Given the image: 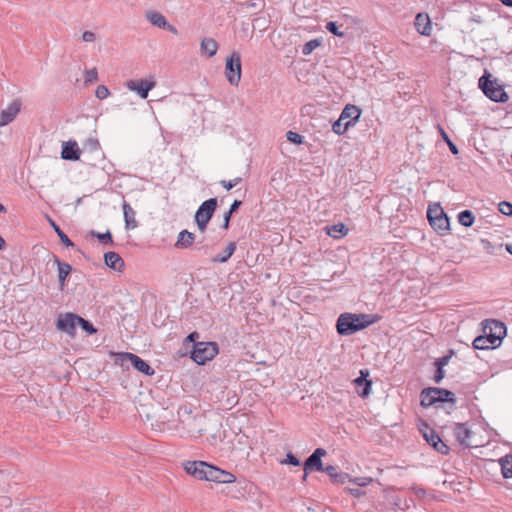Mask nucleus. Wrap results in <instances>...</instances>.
Masks as SVG:
<instances>
[{
    "label": "nucleus",
    "instance_id": "34",
    "mask_svg": "<svg viewBox=\"0 0 512 512\" xmlns=\"http://www.w3.org/2000/svg\"><path fill=\"white\" fill-rule=\"evenodd\" d=\"M347 232H348L347 227L344 224L339 223V224L333 225L329 229L328 234L334 238H339V237L345 236L347 234Z\"/></svg>",
    "mask_w": 512,
    "mask_h": 512
},
{
    "label": "nucleus",
    "instance_id": "23",
    "mask_svg": "<svg viewBox=\"0 0 512 512\" xmlns=\"http://www.w3.org/2000/svg\"><path fill=\"white\" fill-rule=\"evenodd\" d=\"M54 263L58 268V281L61 288L64 287L66 278L72 271V267L70 264L61 262L57 256H54Z\"/></svg>",
    "mask_w": 512,
    "mask_h": 512
},
{
    "label": "nucleus",
    "instance_id": "22",
    "mask_svg": "<svg viewBox=\"0 0 512 512\" xmlns=\"http://www.w3.org/2000/svg\"><path fill=\"white\" fill-rule=\"evenodd\" d=\"M104 261L106 266L116 271H121L125 265L124 260L121 258V256L113 251L106 252L104 254Z\"/></svg>",
    "mask_w": 512,
    "mask_h": 512
},
{
    "label": "nucleus",
    "instance_id": "39",
    "mask_svg": "<svg viewBox=\"0 0 512 512\" xmlns=\"http://www.w3.org/2000/svg\"><path fill=\"white\" fill-rule=\"evenodd\" d=\"M207 469H208L207 470L208 471L207 481H212V482L218 483L221 469L216 466H213L211 464H208Z\"/></svg>",
    "mask_w": 512,
    "mask_h": 512
},
{
    "label": "nucleus",
    "instance_id": "47",
    "mask_svg": "<svg viewBox=\"0 0 512 512\" xmlns=\"http://www.w3.org/2000/svg\"><path fill=\"white\" fill-rule=\"evenodd\" d=\"M85 148H89L91 151H97L100 148V143L95 138H88L84 143Z\"/></svg>",
    "mask_w": 512,
    "mask_h": 512
},
{
    "label": "nucleus",
    "instance_id": "2",
    "mask_svg": "<svg viewBox=\"0 0 512 512\" xmlns=\"http://www.w3.org/2000/svg\"><path fill=\"white\" fill-rule=\"evenodd\" d=\"M420 404L423 407H443L446 408L449 413L456 409V397L450 390L438 387H428L422 389L420 392Z\"/></svg>",
    "mask_w": 512,
    "mask_h": 512
},
{
    "label": "nucleus",
    "instance_id": "36",
    "mask_svg": "<svg viewBox=\"0 0 512 512\" xmlns=\"http://www.w3.org/2000/svg\"><path fill=\"white\" fill-rule=\"evenodd\" d=\"M439 130H440V134H441V137L442 139L445 141V143L448 145L449 147V150L451 151V153L453 155H458L459 154V149L458 147L452 142V140L450 139V137L448 136V134L444 131L443 128L439 127Z\"/></svg>",
    "mask_w": 512,
    "mask_h": 512
},
{
    "label": "nucleus",
    "instance_id": "12",
    "mask_svg": "<svg viewBox=\"0 0 512 512\" xmlns=\"http://www.w3.org/2000/svg\"><path fill=\"white\" fill-rule=\"evenodd\" d=\"M208 463L204 461H187L184 463V470L187 474L199 479L206 480L208 476Z\"/></svg>",
    "mask_w": 512,
    "mask_h": 512
},
{
    "label": "nucleus",
    "instance_id": "43",
    "mask_svg": "<svg viewBox=\"0 0 512 512\" xmlns=\"http://www.w3.org/2000/svg\"><path fill=\"white\" fill-rule=\"evenodd\" d=\"M286 137H287V140L293 144H302L303 143V136H301L300 134H298L296 132L288 131L286 134Z\"/></svg>",
    "mask_w": 512,
    "mask_h": 512
},
{
    "label": "nucleus",
    "instance_id": "13",
    "mask_svg": "<svg viewBox=\"0 0 512 512\" xmlns=\"http://www.w3.org/2000/svg\"><path fill=\"white\" fill-rule=\"evenodd\" d=\"M453 434L461 446L465 448L472 447L470 439L472 437L473 432L469 428L468 423H455L453 428Z\"/></svg>",
    "mask_w": 512,
    "mask_h": 512
},
{
    "label": "nucleus",
    "instance_id": "18",
    "mask_svg": "<svg viewBox=\"0 0 512 512\" xmlns=\"http://www.w3.org/2000/svg\"><path fill=\"white\" fill-rule=\"evenodd\" d=\"M429 224L440 235H445L450 230V221L446 213L437 217H432Z\"/></svg>",
    "mask_w": 512,
    "mask_h": 512
},
{
    "label": "nucleus",
    "instance_id": "51",
    "mask_svg": "<svg viewBox=\"0 0 512 512\" xmlns=\"http://www.w3.org/2000/svg\"><path fill=\"white\" fill-rule=\"evenodd\" d=\"M96 39V35L94 32L92 31H85L83 34H82V40L84 42H93L95 41Z\"/></svg>",
    "mask_w": 512,
    "mask_h": 512
},
{
    "label": "nucleus",
    "instance_id": "38",
    "mask_svg": "<svg viewBox=\"0 0 512 512\" xmlns=\"http://www.w3.org/2000/svg\"><path fill=\"white\" fill-rule=\"evenodd\" d=\"M236 481V476L229 471L221 469L218 483L228 484L234 483Z\"/></svg>",
    "mask_w": 512,
    "mask_h": 512
},
{
    "label": "nucleus",
    "instance_id": "21",
    "mask_svg": "<svg viewBox=\"0 0 512 512\" xmlns=\"http://www.w3.org/2000/svg\"><path fill=\"white\" fill-rule=\"evenodd\" d=\"M321 472H325L334 483L344 484L347 481H351L350 476L347 473L338 472V468L333 465L323 466V470Z\"/></svg>",
    "mask_w": 512,
    "mask_h": 512
},
{
    "label": "nucleus",
    "instance_id": "37",
    "mask_svg": "<svg viewBox=\"0 0 512 512\" xmlns=\"http://www.w3.org/2000/svg\"><path fill=\"white\" fill-rule=\"evenodd\" d=\"M78 325L82 328L83 331H85L89 335L95 334L97 332V329L93 326V324L90 321L80 316Z\"/></svg>",
    "mask_w": 512,
    "mask_h": 512
},
{
    "label": "nucleus",
    "instance_id": "26",
    "mask_svg": "<svg viewBox=\"0 0 512 512\" xmlns=\"http://www.w3.org/2000/svg\"><path fill=\"white\" fill-rule=\"evenodd\" d=\"M368 376H369V372L367 370H365V371L361 370L360 376L357 377L354 381L358 386H363V390L360 393L361 397H366L370 393L372 382L370 380H367Z\"/></svg>",
    "mask_w": 512,
    "mask_h": 512
},
{
    "label": "nucleus",
    "instance_id": "40",
    "mask_svg": "<svg viewBox=\"0 0 512 512\" xmlns=\"http://www.w3.org/2000/svg\"><path fill=\"white\" fill-rule=\"evenodd\" d=\"M443 213H445V212H444V210L442 209V207L439 204L429 205V207L427 209L428 221H430V219L432 217L440 216Z\"/></svg>",
    "mask_w": 512,
    "mask_h": 512
},
{
    "label": "nucleus",
    "instance_id": "57",
    "mask_svg": "<svg viewBox=\"0 0 512 512\" xmlns=\"http://www.w3.org/2000/svg\"><path fill=\"white\" fill-rule=\"evenodd\" d=\"M165 29H167L168 31H170L173 34H177L178 33V30L176 29V27L171 25V24H169L168 22H167V25H166Z\"/></svg>",
    "mask_w": 512,
    "mask_h": 512
},
{
    "label": "nucleus",
    "instance_id": "1",
    "mask_svg": "<svg viewBox=\"0 0 512 512\" xmlns=\"http://www.w3.org/2000/svg\"><path fill=\"white\" fill-rule=\"evenodd\" d=\"M379 317L374 314H341L336 323L337 333L342 336L352 335L376 323Z\"/></svg>",
    "mask_w": 512,
    "mask_h": 512
},
{
    "label": "nucleus",
    "instance_id": "31",
    "mask_svg": "<svg viewBox=\"0 0 512 512\" xmlns=\"http://www.w3.org/2000/svg\"><path fill=\"white\" fill-rule=\"evenodd\" d=\"M48 221L51 225V227L53 228V230L56 232V234L58 235L59 239L61 240V242L63 243V245H65L66 247H73L74 246V243L69 239V237L62 231V229L59 227V225L56 224V222L51 219L50 217H48Z\"/></svg>",
    "mask_w": 512,
    "mask_h": 512
},
{
    "label": "nucleus",
    "instance_id": "59",
    "mask_svg": "<svg viewBox=\"0 0 512 512\" xmlns=\"http://www.w3.org/2000/svg\"><path fill=\"white\" fill-rule=\"evenodd\" d=\"M503 5L512 7V0H499Z\"/></svg>",
    "mask_w": 512,
    "mask_h": 512
},
{
    "label": "nucleus",
    "instance_id": "4",
    "mask_svg": "<svg viewBox=\"0 0 512 512\" xmlns=\"http://www.w3.org/2000/svg\"><path fill=\"white\" fill-rule=\"evenodd\" d=\"M478 84L484 95L490 100L499 103H503L508 100V95L503 86L498 84L497 80L493 79L492 75L487 71H485V73L479 78Z\"/></svg>",
    "mask_w": 512,
    "mask_h": 512
},
{
    "label": "nucleus",
    "instance_id": "44",
    "mask_svg": "<svg viewBox=\"0 0 512 512\" xmlns=\"http://www.w3.org/2000/svg\"><path fill=\"white\" fill-rule=\"evenodd\" d=\"M98 80V72L96 68L85 71V83H93Z\"/></svg>",
    "mask_w": 512,
    "mask_h": 512
},
{
    "label": "nucleus",
    "instance_id": "30",
    "mask_svg": "<svg viewBox=\"0 0 512 512\" xmlns=\"http://www.w3.org/2000/svg\"><path fill=\"white\" fill-rule=\"evenodd\" d=\"M473 348L477 350H487V349H495L493 344H491V341L487 336L483 333V335L477 336L473 343Z\"/></svg>",
    "mask_w": 512,
    "mask_h": 512
},
{
    "label": "nucleus",
    "instance_id": "64",
    "mask_svg": "<svg viewBox=\"0 0 512 512\" xmlns=\"http://www.w3.org/2000/svg\"><path fill=\"white\" fill-rule=\"evenodd\" d=\"M308 473H309V472H305V471H304V474H303V477H302V480H303V481H305V480L307 479Z\"/></svg>",
    "mask_w": 512,
    "mask_h": 512
},
{
    "label": "nucleus",
    "instance_id": "33",
    "mask_svg": "<svg viewBox=\"0 0 512 512\" xmlns=\"http://www.w3.org/2000/svg\"><path fill=\"white\" fill-rule=\"evenodd\" d=\"M90 234L91 236L97 238L99 242L104 245H113L112 234L109 230H107L105 233H99L92 230Z\"/></svg>",
    "mask_w": 512,
    "mask_h": 512
},
{
    "label": "nucleus",
    "instance_id": "53",
    "mask_svg": "<svg viewBox=\"0 0 512 512\" xmlns=\"http://www.w3.org/2000/svg\"><path fill=\"white\" fill-rule=\"evenodd\" d=\"M231 216H232V214L230 212H228V211L224 213L223 225H222L223 229H228L229 228Z\"/></svg>",
    "mask_w": 512,
    "mask_h": 512
},
{
    "label": "nucleus",
    "instance_id": "49",
    "mask_svg": "<svg viewBox=\"0 0 512 512\" xmlns=\"http://www.w3.org/2000/svg\"><path fill=\"white\" fill-rule=\"evenodd\" d=\"M450 358L451 356L450 355H445V356H442L440 358H438L436 361H435V366L436 367H441V368H444L446 365H448L449 361H450Z\"/></svg>",
    "mask_w": 512,
    "mask_h": 512
},
{
    "label": "nucleus",
    "instance_id": "28",
    "mask_svg": "<svg viewBox=\"0 0 512 512\" xmlns=\"http://www.w3.org/2000/svg\"><path fill=\"white\" fill-rule=\"evenodd\" d=\"M146 19L154 26L159 28H166L167 20L166 18L159 12L149 11L146 13Z\"/></svg>",
    "mask_w": 512,
    "mask_h": 512
},
{
    "label": "nucleus",
    "instance_id": "5",
    "mask_svg": "<svg viewBox=\"0 0 512 512\" xmlns=\"http://www.w3.org/2000/svg\"><path fill=\"white\" fill-rule=\"evenodd\" d=\"M361 115V110L355 106L348 104L342 110L340 117L332 125V131L337 135L344 134L350 126H353Z\"/></svg>",
    "mask_w": 512,
    "mask_h": 512
},
{
    "label": "nucleus",
    "instance_id": "50",
    "mask_svg": "<svg viewBox=\"0 0 512 512\" xmlns=\"http://www.w3.org/2000/svg\"><path fill=\"white\" fill-rule=\"evenodd\" d=\"M444 377H445L444 368L436 367V371H435V374L433 377L435 383H440Z\"/></svg>",
    "mask_w": 512,
    "mask_h": 512
},
{
    "label": "nucleus",
    "instance_id": "25",
    "mask_svg": "<svg viewBox=\"0 0 512 512\" xmlns=\"http://www.w3.org/2000/svg\"><path fill=\"white\" fill-rule=\"evenodd\" d=\"M218 50L217 42L212 38H204L200 44L201 54L206 55L207 57H213Z\"/></svg>",
    "mask_w": 512,
    "mask_h": 512
},
{
    "label": "nucleus",
    "instance_id": "16",
    "mask_svg": "<svg viewBox=\"0 0 512 512\" xmlns=\"http://www.w3.org/2000/svg\"><path fill=\"white\" fill-rule=\"evenodd\" d=\"M21 108V102L18 99L13 100L6 109L0 113V127L12 122Z\"/></svg>",
    "mask_w": 512,
    "mask_h": 512
},
{
    "label": "nucleus",
    "instance_id": "9",
    "mask_svg": "<svg viewBox=\"0 0 512 512\" xmlns=\"http://www.w3.org/2000/svg\"><path fill=\"white\" fill-rule=\"evenodd\" d=\"M242 66L239 53L233 52L227 59L225 64V76L227 81L237 86L241 80Z\"/></svg>",
    "mask_w": 512,
    "mask_h": 512
},
{
    "label": "nucleus",
    "instance_id": "32",
    "mask_svg": "<svg viewBox=\"0 0 512 512\" xmlns=\"http://www.w3.org/2000/svg\"><path fill=\"white\" fill-rule=\"evenodd\" d=\"M458 221L464 227H471L474 224L475 217L472 211L463 210L458 214Z\"/></svg>",
    "mask_w": 512,
    "mask_h": 512
},
{
    "label": "nucleus",
    "instance_id": "46",
    "mask_svg": "<svg viewBox=\"0 0 512 512\" xmlns=\"http://www.w3.org/2000/svg\"><path fill=\"white\" fill-rule=\"evenodd\" d=\"M110 95V91L109 89L104 86V85H100L97 87L96 91H95V96L100 99V100H103V99H106L108 96Z\"/></svg>",
    "mask_w": 512,
    "mask_h": 512
},
{
    "label": "nucleus",
    "instance_id": "52",
    "mask_svg": "<svg viewBox=\"0 0 512 512\" xmlns=\"http://www.w3.org/2000/svg\"><path fill=\"white\" fill-rule=\"evenodd\" d=\"M241 205V200H234L233 203L230 205L228 212H230L231 214L235 213Z\"/></svg>",
    "mask_w": 512,
    "mask_h": 512
},
{
    "label": "nucleus",
    "instance_id": "35",
    "mask_svg": "<svg viewBox=\"0 0 512 512\" xmlns=\"http://www.w3.org/2000/svg\"><path fill=\"white\" fill-rule=\"evenodd\" d=\"M320 45H321L320 40L312 39L303 45L302 54L305 56L310 55Z\"/></svg>",
    "mask_w": 512,
    "mask_h": 512
},
{
    "label": "nucleus",
    "instance_id": "42",
    "mask_svg": "<svg viewBox=\"0 0 512 512\" xmlns=\"http://www.w3.org/2000/svg\"><path fill=\"white\" fill-rule=\"evenodd\" d=\"M242 181V178L241 177H236L234 179H231V180H221L220 181V184L226 189V190H231L233 187H235L236 185H238L240 182Z\"/></svg>",
    "mask_w": 512,
    "mask_h": 512
},
{
    "label": "nucleus",
    "instance_id": "48",
    "mask_svg": "<svg viewBox=\"0 0 512 512\" xmlns=\"http://www.w3.org/2000/svg\"><path fill=\"white\" fill-rule=\"evenodd\" d=\"M283 464H290L293 466H300V460L291 452H289L286 456V459L282 461Z\"/></svg>",
    "mask_w": 512,
    "mask_h": 512
},
{
    "label": "nucleus",
    "instance_id": "10",
    "mask_svg": "<svg viewBox=\"0 0 512 512\" xmlns=\"http://www.w3.org/2000/svg\"><path fill=\"white\" fill-rule=\"evenodd\" d=\"M420 432L426 442L438 453L442 455H447L449 453L450 448L445 442H443V440L439 437L434 429L429 427L427 424H423V427L420 428Z\"/></svg>",
    "mask_w": 512,
    "mask_h": 512
},
{
    "label": "nucleus",
    "instance_id": "17",
    "mask_svg": "<svg viewBox=\"0 0 512 512\" xmlns=\"http://www.w3.org/2000/svg\"><path fill=\"white\" fill-rule=\"evenodd\" d=\"M81 151L76 141L64 142L61 157L64 160L77 161L80 159Z\"/></svg>",
    "mask_w": 512,
    "mask_h": 512
},
{
    "label": "nucleus",
    "instance_id": "29",
    "mask_svg": "<svg viewBox=\"0 0 512 512\" xmlns=\"http://www.w3.org/2000/svg\"><path fill=\"white\" fill-rule=\"evenodd\" d=\"M501 472L504 478H512V454H508L499 459Z\"/></svg>",
    "mask_w": 512,
    "mask_h": 512
},
{
    "label": "nucleus",
    "instance_id": "61",
    "mask_svg": "<svg viewBox=\"0 0 512 512\" xmlns=\"http://www.w3.org/2000/svg\"><path fill=\"white\" fill-rule=\"evenodd\" d=\"M506 250H507V252H509L512 255V243L506 244Z\"/></svg>",
    "mask_w": 512,
    "mask_h": 512
},
{
    "label": "nucleus",
    "instance_id": "60",
    "mask_svg": "<svg viewBox=\"0 0 512 512\" xmlns=\"http://www.w3.org/2000/svg\"><path fill=\"white\" fill-rule=\"evenodd\" d=\"M350 492L352 495H354L356 497L360 496V494H361V491L359 489H351Z\"/></svg>",
    "mask_w": 512,
    "mask_h": 512
},
{
    "label": "nucleus",
    "instance_id": "24",
    "mask_svg": "<svg viewBox=\"0 0 512 512\" xmlns=\"http://www.w3.org/2000/svg\"><path fill=\"white\" fill-rule=\"evenodd\" d=\"M195 241V235L188 230H182L178 234L177 241L175 243V247L179 249H187L189 248Z\"/></svg>",
    "mask_w": 512,
    "mask_h": 512
},
{
    "label": "nucleus",
    "instance_id": "58",
    "mask_svg": "<svg viewBox=\"0 0 512 512\" xmlns=\"http://www.w3.org/2000/svg\"><path fill=\"white\" fill-rule=\"evenodd\" d=\"M179 416L182 417L184 414L190 418L191 411H189L186 407L184 409H180L178 412Z\"/></svg>",
    "mask_w": 512,
    "mask_h": 512
},
{
    "label": "nucleus",
    "instance_id": "45",
    "mask_svg": "<svg viewBox=\"0 0 512 512\" xmlns=\"http://www.w3.org/2000/svg\"><path fill=\"white\" fill-rule=\"evenodd\" d=\"M499 211L506 216L512 215V203L508 201H502L499 203Z\"/></svg>",
    "mask_w": 512,
    "mask_h": 512
},
{
    "label": "nucleus",
    "instance_id": "11",
    "mask_svg": "<svg viewBox=\"0 0 512 512\" xmlns=\"http://www.w3.org/2000/svg\"><path fill=\"white\" fill-rule=\"evenodd\" d=\"M79 316L74 313H65L64 315H60V317L56 321V328L69 335L70 337H74L76 335V327L78 325Z\"/></svg>",
    "mask_w": 512,
    "mask_h": 512
},
{
    "label": "nucleus",
    "instance_id": "54",
    "mask_svg": "<svg viewBox=\"0 0 512 512\" xmlns=\"http://www.w3.org/2000/svg\"><path fill=\"white\" fill-rule=\"evenodd\" d=\"M481 242H482L483 248H484V250H485L486 252H488V253H493V251H492V248H493V247H492V244H491V242H490V241H488V240H482Z\"/></svg>",
    "mask_w": 512,
    "mask_h": 512
},
{
    "label": "nucleus",
    "instance_id": "15",
    "mask_svg": "<svg viewBox=\"0 0 512 512\" xmlns=\"http://www.w3.org/2000/svg\"><path fill=\"white\" fill-rule=\"evenodd\" d=\"M155 81L147 80H130L126 86L130 91L137 92L142 99L148 97L149 91L155 87Z\"/></svg>",
    "mask_w": 512,
    "mask_h": 512
},
{
    "label": "nucleus",
    "instance_id": "20",
    "mask_svg": "<svg viewBox=\"0 0 512 512\" xmlns=\"http://www.w3.org/2000/svg\"><path fill=\"white\" fill-rule=\"evenodd\" d=\"M417 32L421 35L429 36L431 33V22L427 14L418 13L414 22Z\"/></svg>",
    "mask_w": 512,
    "mask_h": 512
},
{
    "label": "nucleus",
    "instance_id": "56",
    "mask_svg": "<svg viewBox=\"0 0 512 512\" xmlns=\"http://www.w3.org/2000/svg\"><path fill=\"white\" fill-rule=\"evenodd\" d=\"M470 21L478 23V24L483 23V20H482V18L479 15H472L470 17Z\"/></svg>",
    "mask_w": 512,
    "mask_h": 512
},
{
    "label": "nucleus",
    "instance_id": "41",
    "mask_svg": "<svg viewBox=\"0 0 512 512\" xmlns=\"http://www.w3.org/2000/svg\"><path fill=\"white\" fill-rule=\"evenodd\" d=\"M326 29H327V31H329L331 34H333L335 36H338V37L345 36V33L339 30L337 23L334 21L327 22Z\"/></svg>",
    "mask_w": 512,
    "mask_h": 512
},
{
    "label": "nucleus",
    "instance_id": "55",
    "mask_svg": "<svg viewBox=\"0 0 512 512\" xmlns=\"http://www.w3.org/2000/svg\"><path fill=\"white\" fill-rule=\"evenodd\" d=\"M370 481H371V479H368V478H358V479L353 480V482L356 483L358 486H365Z\"/></svg>",
    "mask_w": 512,
    "mask_h": 512
},
{
    "label": "nucleus",
    "instance_id": "6",
    "mask_svg": "<svg viewBox=\"0 0 512 512\" xmlns=\"http://www.w3.org/2000/svg\"><path fill=\"white\" fill-rule=\"evenodd\" d=\"M482 331L489 338L494 347H499L506 335L507 328L505 324L499 320L486 319L482 322Z\"/></svg>",
    "mask_w": 512,
    "mask_h": 512
},
{
    "label": "nucleus",
    "instance_id": "3",
    "mask_svg": "<svg viewBox=\"0 0 512 512\" xmlns=\"http://www.w3.org/2000/svg\"><path fill=\"white\" fill-rule=\"evenodd\" d=\"M199 333L192 332L185 342L192 343L191 359L199 365H204L218 354V345L215 342H199Z\"/></svg>",
    "mask_w": 512,
    "mask_h": 512
},
{
    "label": "nucleus",
    "instance_id": "19",
    "mask_svg": "<svg viewBox=\"0 0 512 512\" xmlns=\"http://www.w3.org/2000/svg\"><path fill=\"white\" fill-rule=\"evenodd\" d=\"M122 209H123L125 228L127 230L135 229L138 226L135 210L125 200H123V202H122Z\"/></svg>",
    "mask_w": 512,
    "mask_h": 512
},
{
    "label": "nucleus",
    "instance_id": "14",
    "mask_svg": "<svg viewBox=\"0 0 512 512\" xmlns=\"http://www.w3.org/2000/svg\"><path fill=\"white\" fill-rule=\"evenodd\" d=\"M327 454L326 450L323 448H317L314 452L305 460L304 462V471H322L323 470V462L321 458Z\"/></svg>",
    "mask_w": 512,
    "mask_h": 512
},
{
    "label": "nucleus",
    "instance_id": "63",
    "mask_svg": "<svg viewBox=\"0 0 512 512\" xmlns=\"http://www.w3.org/2000/svg\"><path fill=\"white\" fill-rule=\"evenodd\" d=\"M6 212V208L2 203H0V213Z\"/></svg>",
    "mask_w": 512,
    "mask_h": 512
},
{
    "label": "nucleus",
    "instance_id": "8",
    "mask_svg": "<svg viewBox=\"0 0 512 512\" xmlns=\"http://www.w3.org/2000/svg\"><path fill=\"white\" fill-rule=\"evenodd\" d=\"M116 363L124 364L125 361H129L131 365L139 372L147 376H152L155 371L154 369L138 355L130 352H118L114 353Z\"/></svg>",
    "mask_w": 512,
    "mask_h": 512
},
{
    "label": "nucleus",
    "instance_id": "62",
    "mask_svg": "<svg viewBox=\"0 0 512 512\" xmlns=\"http://www.w3.org/2000/svg\"><path fill=\"white\" fill-rule=\"evenodd\" d=\"M5 245V240L3 239L2 236H0V249H2Z\"/></svg>",
    "mask_w": 512,
    "mask_h": 512
},
{
    "label": "nucleus",
    "instance_id": "7",
    "mask_svg": "<svg viewBox=\"0 0 512 512\" xmlns=\"http://www.w3.org/2000/svg\"><path fill=\"white\" fill-rule=\"evenodd\" d=\"M217 207V199L210 198L205 200L197 209L194 220L201 232H204L207 228L209 221L211 220Z\"/></svg>",
    "mask_w": 512,
    "mask_h": 512
},
{
    "label": "nucleus",
    "instance_id": "27",
    "mask_svg": "<svg viewBox=\"0 0 512 512\" xmlns=\"http://www.w3.org/2000/svg\"><path fill=\"white\" fill-rule=\"evenodd\" d=\"M235 250H236V243L235 242H230V243H228V245L226 246V248L223 250L222 253L214 256L211 259V262L212 263H225V262H227L230 259V257L233 255Z\"/></svg>",
    "mask_w": 512,
    "mask_h": 512
}]
</instances>
